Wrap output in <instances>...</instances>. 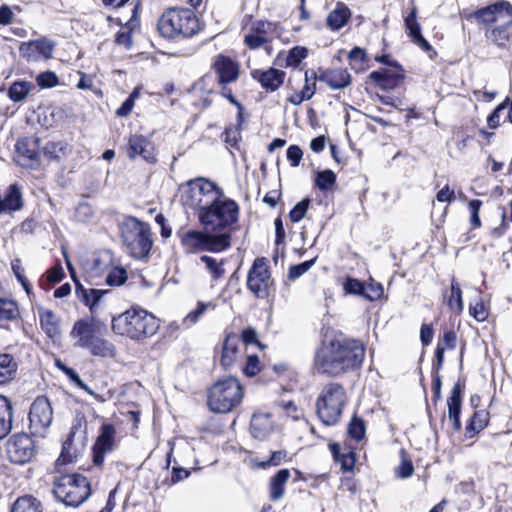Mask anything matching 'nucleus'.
Listing matches in <instances>:
<instances>
[{
    "label": "nucleus",
    "instance_id": "f257e3e1",
    "mask_svg": "<svg viewBox=\"0 0 512 512\" xmlns=\"http://www.w3.org/2000/svg\"><path fill=\"white\" fill-rule=\"evenodd\" d=\"M365 357L363 343L353 339H335L316 353L315 368L319 373L338 376L361 366Z\"/></svg>",
    "mask_w": 512,
    "mask_h": 512
},
{
    "label": "nucleus",
    "instance_id": "f03ea898",
    "mask_svg": "<svg viewBox=\"0 0 512 512\" xmlns=\"http://www.w3.org/2000/svg\"><path fill=\"white\" fill-rule=\"evenodd\" d=\"M468 20H475L484 30L488 42L504 47L510 39L512 25V5L501 1L482 9H478L467 16Z\"/></svg>",
    "mask_w": 512,
    "mask_h": 512
},
{
    "label": "nucleus",
    "instance_id": "7ed1b4c3",
    "mask_svg": "<svg viewBox=\"0 0 512 512\" xmlns=\"http://www.w3.org/2000/svg\"><path fill=\"white\" fill-rule=\"evenodd\" d=\"M159 327V319L140 307H132L112 319L113 332L132 340L151 337Z\"/></svg>",
    "mask_w": 512,
    "mask_h": 512
},
{
    "label": "nucleus",
    "instance_id": "20e7f679",
    "mask_svg": "<svg viewBox=\"0 0 512 512\" xmlns=\"http://www.w3.org/2000/svg\"><path fill=\"white\" fill-rule=\"evenodd\" d=\"M198 217L207 231L231 235V231L239 219V206L234 200L226 197L222 191L218 199L200 212Z\"/></svg>",
    "mask_w": 512,
    "mask_h": 512
},
{
    "label": "nucleus",
    "instance_id": "39448f33",
    "mask_svg": "<svg viewBox=\"0 0 512 512\" xmlns=\"http://www.w3.org/2000/svg\"><path fill=\"white\" fill-rule=\"evenodd\" d=\"M158 29L165 38H188L199 32L200 23L189 8H169L159 18Z\"/></svg>",
    "mask_w": 512,
    "mask_h": 512
},
{
    "label": "nucleus",
    "instance_id": "423d86ee",
    "mask_svg": "<svg viewBox=\"0 0 512 512\" xmlns=\"http://www.w3.org/2000/svg\"><path fill=\"white\" fill-rule=\"evenodd\" d=\"M178 236L186 254H198L205 251L218 253L231 245L229 233H214L206 229L204 231L191 229L179 233Z\"/></svg>",
    "mask_w": 512,
    "mask_h": 512
},
{
    "label": "nucleus",
    "instance_id": "0eeeda50",
    "mask_svg": "<svg viewBox=\"0 0 512 512\" xmlns=\"http://www.w3.org/2000/svg\"><path fill=\"white\" fill-rule=\"evenodd\" d=\"M243 392L238 380L233 377L214 383L208 390V407L215 413L231 412L242 402Z\"/></svg>",
    "mask_w": 512,
    "mask_h": 512
},
{
    "label": "nucleus",
    "instance_id": "6e6552de",
    "mask_svg": "<svg viewBox=\"0 0 512 512\" xmlns=\"http://www.w3.org/2000/svg\"><path fill=\"white\" fill-rule=\"evenodd\" d=\"M121 237L134 258L148 256L153 243L148 224L132 216L126 217L121 224Z\"/></svg>",
    "mask_w": 512,
    "mask_h": 512
},
{
    "label": "nucleus",
    "instance_id": "1a4fd4ad",
    "mask_svg": "<svg viewBox=\"0 0 512 512\" xmlns=\"http://www.w3.org/2000/svg\"><path fill=\"white\" fill-rule=\"evenodd\" d=\"M53 493L55 497L67 506H79L90 495L87 478L80 474H66L56 477Z\"/></svg>",
    "mask_w": 512,
    "mask_h": 512
},
{
    "label": "nucleus",
    "instance_id": "9d476101",
    "mask_svg": "<svg viewBox=\"0 0 512 512\" xmlns=\"http://www.w3.org/2000/svg\"><path fill=\"white\" fill-rule=\"evenodd\" d=\"M222 191L209 180H190L181 188V201L189 208L198 209L200 213L215 202Z\"/></svg>",
    "mask_w": 512,
    "mask_h": 512
},
{
    "label": "nucleus",
    "instance_id": "9b49d317",
    "mask_svg": "<svg viewBox=\"0 0 512 512\" xmlns=\"http://www.w3.org/2000/svg\"><path fill=\"white\" fill-rule=\"evenodd\" d=\"M346 401L344 388L337 383L326 385L317 399V414L325 425L336 424Z\"/></svg>",
    "mask_w": 512,
    "mask_h": 512
},
{
    "label": "nucleus",
    "instance_id": "f8f14e48",
    "mask_svg": "<svg viewBox=\"0 0 512 512\" xmlns=\"http://www.w3.org/2000/svg\"><path fill=\"white\" fill-rule=\"evenodd\" d=\"M283 32L279 23L267 20H255L246 28L244 43L250 49H258L270 44Z\"/></svg>",
    "mask_w": 512,
    "mask_h": 512
},
{
    "label": "nucleus",
    "instance_id": "ddd939ff",
    "mask_svg": "<svg viewBox=\"0 0 512 512\" xmlns=\"http://www.w3.org/2000/svg\"><path fill=\"white\" fill-rule=\"evenodd\" d=\"M269 261L264 257L256 258L247 274V287L257 297L265 299L273 286Z\"/></svg>",
    "mask_w": 512,
    "mask_h": 512
},
{
    "label": "nucleus",
    "instance_id": "4468645a",
    "mask_svg": "<svg viewBox=\"0 0 512 512\" xmlns=\"http://www.w3.org/2000/svg\"><path fill=\"white\" fill-rule=\"evenodd\" d=\"M29 431L34 437H45L53 420V409L45 396H38L29 411Z\"/></svg>",
    "mask_w": 512,
    "mask_h": 512
},
{
    "label": "nucleus",
    "instance_id": "2eb2a0df",
    "mask_svg": "<svg viewBox=\"0 0 512 512\" xmlns=\"http://www.w3.org/2000/svg\"><path fill=\"white\" fill-rule=\"evenodd\" d=\"M7 453L9 459L14 463H27L34 456V443L27 434H15L7 443Z\"/></svg>",
    "mask_w": 512,
    "mask_h": 512
},
{
    "label": "nucleus",
    "instance_id": "dca6fc26",
    "mask_svg": "<svg viewBox=\"0 0 512 512\" xmlns=\"http://www.w3.org/2000/svg\"><path fill=\"white\" fill-rule=\"evenodd\" d=\"M100 333V327L92 320L81 319L75 322L70 336L74 340V346L87 349Z\"/></svg>",
    "mask_w": 512,
    "mask_h": 512
},
{
    "label": "nucleus",
    "instance_id": "f3484780",
    "mask_svg": "<svg viewBox=\"0 0 512 512\" xmlns=\"http://www.w3.org/2000/svg\"><path fill=\"white\" fill-rule=\"evenodd\" d=\"M55 43L46 38H41L33 41L23 42L19 47L20 56L29 62L38 61L40 58L49 59Z\"/></svg>",
    "mask_w": 512,
    "mask_h": 512
},
{
    "label": "nucleus",
    "instance_id": "a211bd4d",
    "mask_svg": "<svg viewBox=\"0 0 512 512\" xmlns=\"http://www.w3.org/2000/svg\"><path fill=\"white\" fill-rule=\"evenodd\" d=\"M127 153L130 159L141 156L146 162L153 163L156 161L154 146L152 142L143 135L136 134L129 138Z\"/></svg>",
    "mask_w": 512,
    "mask_h": 512
},
{
    "label": "nucleus",
    "instance_id": "6ab92c4d",
    "mask_svg": "<svg viewBox=\"0 0 512 512\" xmlns=\"http://www.w3.org/2000/svg\"><path fill=\"white\" fill-rule=\"evenodd\" d=\"M115 428L111 424H104L93 447V462L96 465L103 463L104 455L113 450Z\"/></svg>",
    "mask_w": 512,
    "mask_h": 512
},
{
    "label": "nucleus",
    "instance_id": "aec40b11",
    "mask_svg": "<svg viewBox=\"0 0 512 512\" xmlns=\"http://www.w3.org/2000/svg\"><path fill=\"white\" fill-rule=\"evenodd\" d=\"M213 68L218 75V82L221 85L234 82L239 76V65L236 61L225 55L216 56Z\"/></svg>",
    "mask_w": 512,
    "mask_h": 512
},
{
    "label": "nucleus",
    "instance_id": "412c9836",
    "mask_svg": "<svg viewBox=\"0 0 512 512\" xmlns=\"http://www.w3.org/2000/svg\"><path fill=\"white\" fill-rule=\"evenodd\" d=\"M370 79L384 90H391L397 87L404 78L400 65L391 68H385L379 71H373Z\"/></svg>",
    "mask_w": 512,
    "mask_h": 512
},
{
    "label": "nucleus",
    "instance_id": "4be33fe9",
    "mask_svg": "<svg viewBox=\"0 0 512 512\" xmlns=\"http://www.w3.org/2000/svg\"><path fill=\"white\" fill-rule=\"evenodd\" d=\"M42 331L51 339L56 340L61 335V320L52 310L44 307L37 308Z\"/></svg>",
    "mask_w": 512,
    "mask_h": 512
},
{
    "label": "nucleus",
    "instance_id": "5701e85b",
    "mask_svg": "<svg viewBox=\"0 0 512 512\" xmlns=\"http://www.w3.org/2000/svg\"><path fill=\"white\" fill-rule=\"evenodd\" d=\"M23 207V196L18 184L10 185L4 195H0V215L19 211Z\"/></svg>",
    "mask_w": 512,
    "mask_h": 512
},
{
    "label": "nucleus",
    "instance_id": "b1692460",
    "mask_svg": "<svg viewBox=\"0 0 512 512\" xmlns=\"http://www.w3.org/2000/svg\"><path fill=\"white\" fill-rule=\"evenodd\" d=\"M274 425L270 413L257 412L251 418L250 431L256 439L266 438L273 430Z\"/></svg>",
    "mask_w": 512,
    "mask_h": 512
},
{
    "label": "nucleus",
    "instance_id": "393cba45",
    "mask_svg": "<svg viewBox=\"0 0 512 512\" xmlns=\"http://www.w3.org/2000/svg\"><path fill=\"white\" fill-rule=\"evenodd\" d=\"M241 346V340L236 334L227 335L223 344L221 356V364L224 368L227 369L231 367L237 361Z\"/></svg>",
    "mask_w": 512,
    "mask_h": 512
},
{
    "label": "nucleus",
    "instance_id": "a878e982",
    "mask_svg": "<svg viewBox=\"0 0 512 512\" xmlns=\"http://www.w3.org/2000/svg\"><path fill=\"white\" fill-rule=\"evenodd\" d=\"M252 75L261 83L263 88L269 91L277 90L285 78V72L274 68L266 71L255 70L252 72Z\"/></svg>",
    "mask_w": 512,
    "mask_h": 512
},
{
    "label": "nucleus",
    "instance_id": "bb28decb",
    "mask_svg": "<svg viewBox=\"0 0 512 512\" xmlns=\"http://www.w3.org/2000/svg\"><path fill=\"white\" fill-rule=\"evenodd\" d=\"M405 26L408 36L411 38L414 44L426 52L432 50L431 45L421 34V26L416 20L415 8H413L412 11L405 17Z\"/></svg>",
    "mask_w": 512,
    "mask_h": 512
},
{
    "label": "nucleus",
    "instance_id": "cd10ccee",
    "mask_svg": "<svg viewBox=\"0 0 512 512\" xmlns=\"http://www.w3.org/2000/svg\"><path fill=\"white\" fill-rule=\"evenodd\" d=\"M13 428V406L11 401L0 394V440L10 434Z\"/></svg>",
    "mask_w": 512,
    "mask_h": 512
},
{
    "label": "nucleus",
    "instance_id": "c85d7f7f",
    "mask_svg": "<svg viewBox=\"0 0 512 512\" xmlns=\"http://www.w3.org/2000/svg\"><path fill=\"white\" fill-rule=\"evenodd\" d=\"M320 80L332 89H343L351 83V76L346 69H333L323 72Z\"/></svg>",
    "mask_w": 512,
    "mask_h": 512
},
{
    "label": "nucleus",
    "instance_id": "c756f323",
    "mask_svg": "<svg viewBox=\"0 0 512 512\" xmlns=\"http://www.w3.org/2000/svg\"><path fill=\"white\" fill-rule=\"evenodd\" d=\"M448 418L452 422L453 430L458 432L461 430L460 411H461V395L458 385H455L451 396L447 400Z\"/></svg>",
    "mask_w": 512,
    "mask_h": 512
},
{
    "label": "nucleus",
    "instance_id": "7c9ffc66",
    "mask_svg": "<svg viewBox=\"0 0 512 512\" xmlns=\"http://www.w3.org/2000/svg\"><path fill=\"white\" fill-rule=\"evenodd\" d=\"M16 149L19 154L18 163L23 167L35 168L39 165V154L29 146L28 141H18Z\"/></svg>",
    "mask_w": 512,
    "mask_h": 512
},
{
    "label": "nucleus",
    "instance_id": "2f4dec72",
    "mask_svg": "<svg viewBox=\"0 0 512 512\" xmlns=\"http://www.w3.org/2000/svg\"><path fill=\"white\" fill-rule=\"evenodd\" d=\"M350 16V9L345 4L338 2L335 8L328 14L327 25L332 30H339L347 24Z\"/></svg>",
    "mask_w": 512,
    "mask_h": 512
},
{
    "label": "nucleus",
    "instance_id": "473e14b6",
    "mask_svg": "<svg viewBox=\"0 0 512 512\" xmlns=\"http://www.w3.org/2000/svg\"><path fill=\"white\" fill-rule=\"evenodd\" d=\"M290 478V471L288 469H280L270 480V498L273 501L279 500L283 497L285 492V484Z\"/></svg>",
    "mask_w": 512,
    "mask_h": 512
},
{
    "label": "nucleus",
    "instance_id": "72a5a7b5",
    "mask_svg": "<svg viewBox=\"0 0 512 512\" xmlns=\"http://www.w3.org/2000/svg\"><path fill=\"white\" fill-rule=\"evenodd\" d=\"M17 372V363L10 354H0V385L12 381Z\"/></svg>",
    "mask_w": 512,
    "mask_h": 512
},
{
    "label": "nucleus",
    "instance_id": "f704fd0d",
    "mask_svg": "<svg viewBox=\"0 0 512 512\" xmlns=\"http://www.w3.org/2000/svg\"><path fill=\"white\" fill-rule=\"evenodd\" d=\"M34 85L26 80L14 81L8 89V97L13 102H22L33 91Z\"/></svg>",
    "mask_w": 512,
    "mask_h": 512
},
{
    "label": "nucleus",
    "instance_id": "c9c22d12",
    "mask_svg": "<svg viewBox=\"0 0 512 512\" xmlns=\"http://www.w3.org/2000/svg\"><path fill=\"white\" fill-rule=\"evenodd\" d=\"M87 350L94 356L113 357L115 355V346L108 340L99 336L93 341Z\"/></svg>",
    "mask_w": 512,
    "mask_h": 512
},
{
    "label": "nucleus",
    "instance_id": "e433bc0d",
    "mask_svg": "<svg viewBox=\"0 0 512 512\" xmlns=\"http://www.w3.org/2000/svg\"><path fill=\"white\" fill-rule=\"evenodd\" d=\"M200 261L205 264L206 270L214 280H219L225 275L224 259H217L212 256L203 255L200 257Z\"/></svg>",
    "mask_w": 512,
    "mask_h": 512
},
{
    "label": "nucleus",
    "instance_id": "4c0bfd02",
    "mask_svg": "<svg viewBox=\"0 0 512 512\" xmlns=\"http://www.w3.org/2000/svg\"><path fill=\"white\" fill-rule=\"evenodd\" d=\"M11 512H42L40 502L31 497L18 498L12 506Z\"/></svg>",
    "mask_w": 512,
    "mask_h": 512
},
{
    "label": "nucleus",
    "instance_id": "58836bf2",
    "mask_svg": "<svg viewBox=\"0 0 512 512\" xmlns=\"http://www.w3.org/2000/svg\"><path fill=\"white\" fill-rule=\"evenodd\" d=\"M447 304L449 309L456 314H460L463 310L462 290L455 279H452L451 282V291Z\"/></svg>",
    "mask_w": 512,
    "mask_h": 512
},
{
    "label": "nucleus",
    "instance_id": "ea45409f",
    "mask_svg": "<svg viewBox=\"0 0 512 512\" xmlns=\"http://www.w3.org/2000/svg\"><path fill=\"white\" fill-rule=\"evenodd\" d=\"M336 181V175L331 170L319 171L315 178V185L320 190H330Z\"/></svg>",
    "mask_w": 512,
    "mask_h": 512
},
{
    "label": "nucleus",
    "instance_id": "a19ab883",
    "mask_svg": "<svg viewBox=\"0 0 512 512\" xmlns=\"http://www.w3.org/2000/svg\"><path fill=\"white\" fill-rule=\"evenodd\" d=\"M366 433V426L362 419L354 416L348 425V435L356 440L360 441L364 438Z\"/></svg>",
    "mask_w": 512,
    "mask_h": 512
},
{
    "label": "nucleus",
    "instance_id": "79ce46f5",
    "mask_svg": "<svg viewBox=\"0 0 512 512\" xmlns=\"http://www.w3.org/2000/svg\"><path fill=\"white\" fill-rule=\"evenodd\" d=\"M216 308L213 302H198L197 308L191 311L185 318L186 323L194 324L199 318L208 311H214Z\"/></svg>",
    "mask_w": 512,
    "mask_h": 512
},
{
    "label": "nucleus",
    "instance_id": "37998d69",
    "mask_svg": "<svg viewBox=\"0 0 512 512\" xmlns=\"http://www.w3.org/2000/svg\"><path fill=\"white\" fill-rule=\"evenodd\" d=\"M18 316V308L14 301L0 299V320H12Z\"/></svg>",
    "mask_w": 512,
    "mask_h": 512
},
{
    "label": "nucleus",
    "instance_id": "c03bdc74",
    "mask_svg": "<svg viewBox=\"0 0 512 512\" xmlns=\"http://www.w3.org/2000/svg\"><path fill=\"white\" fill-rule=\"evenodd\" d=\"M36 83L41 89H50L59 85V78L53 71H45L37 75Z\"/></svg>",
    "mask_w": 512,
    "mask_h": 512
},
{
    "label": "nucleus",
    "instance_id": "a18cd8bd",
    "mask_svg": "<svg viewBox=\"0 0 512 512\" xmlns=\"http://www.w3.org/2000/svg\"><path fill=\"white\" fill-rule=\"evenodd\" d=\"M383 293V286L371 280L367 285L364 284L362 297L369 301H376L382 297Z\"/></svg>",
    "mask_w": 512,
    "mask_h": 512
},
{
    "label": "nucleus",
    "instance_id": "49530a36",
    "mask_svg": "<svg viewBox=\"0 0 512 512\" xmlns=\"http://www.w3.org/2000/svg\"><path fill=\"white\" fill-rule=\"evenodd\" d=\"M127 280V273L125 269L120 267H114L112 268L107 276H106V283L109 286H120L125 283Z\"/></svg>",
    "mask_w": 512,
    "mask_h": 512
},
{
    "label": "nucleus",
    "instance_id": "de8ad7c7",
    "mask_svg": "<svg viewBox=\"0 0 512 512\" xmlns=\"http://www.w3.org/2000/svg\"><path fill=\"white\" fill-rule=\"evenodd\" d=\"M106 290L102 289H89L83 292V301L85 305L89 306L90 310L93 311L98 305L102 296L106 293Z\"/></svg>",
    "mask_w": 512,
    "mask_h": 512
},
{
    "label": "nucleus",
    "instance_id": "09e8293b",
    "mask_svg": "<svg viewBox=\"0 0 512 512\" xmlns=\"http://www.w3.org/2000/svg\"><path fill=\"white\" fill-rule=\"evenodd\" d=\"M310 204V200L308 198L303 199L302 201L298 202L293 209L290 211V219L292 222H299L301 221L308 210Z\"/></svg>",
    "mask_w": 512,
    "mask_h": 512
},
{
    "label": "nucleus",
    "instance_id": "8fccbe9b",
    "mask_svg": "<svg viewBox=\"0 0 512 512\" xmlns=\"http://www.w3.org/2000/svg\"><path fill=\"white\" fill-rule=\"evenodd\" d=\"M287 452L285 450H279L272 452L270 458L266 461L256 462L258 468H267L271 466H278L282 461H285Z\"/></svg>",
    "mask_w": 512,
    "mask_h": 512
},
{
    "label": "nucleus",
    "instance_id": "3c124183",
    "mask_svg": "<svg viewBox=\"0 0 512 512\" xmlns=\"http://www.w3.org/2000/svg\"><path fill=\"white\" fill-rule=\"evenodd\" d=\"M306 56V48L296 46L289 51L286 57V64L288 66H297Z\"/></svg>",
    "mask_w": 512,
    "mask_h": 512
},
{
    "label": "nucleus",
    "instance_id": "603ef678",
    "mask_svg": "<svg viewBox=\"0 0 512 512\" xmlns=\"http://www.w3.org/2000/svg\"><path fill=\"white\" fill-rule=\"evenodd\" d=\"M414 472V467L412 465V462L406 458L405 451H401V463L396 469L397 476L400 478H409L412 476Z\"/></svg>",
    "mask_w": 512,
    "mask_h": 512
},
{
    "label": "nucleus",
    "instance_id": "864d4df0",
    "mask_svg": "<svg viewBox=\"0 0 512 512\" xmlns=\"http://www.w3.org/2000/svg\"><path fill=\"white\" fill-rule=\"evenodd\" d=\"M364 284L358 279L347 277L343 283V289L346 294L362 296Z\"/></svg>",
    "mask_w": 512,
    "mask_h": 512
},
{
    "label": "nucleus",
    "instance_id": "5fc2aeb1",
    "mask_svg": "<svg viewBox=\"0 0 512 512\" xmlns=\"http://www.w3.org/2000/svg\"><path fill=\"white\" fill-rule=\"evenodd\" d=\"M332 451L334 453V457L337 461L340 462L341 467L345 471H350L354 467L355 459L352 453L348 454H339L336 450V445L332 446Z\"/></svg>",
    "mask_w": 512,
    "mask_h": 512
},
{
    "label": "nucleus",
    "instance_id": "6e6d98bb",
    "mask_svg": "<svg viewBox=\"0 0 512 512\" xmlns=\"http://www.w3.org/2000/svg\"><path fill=\"white\" fill-rule=\"evenodd\" d=\"M482 202L480 200H471L468 203V209L471 213L470 223L473 228H479L481 226V221L479 217V211L481 208Z\"/></svg>",
    "mask_w": 512,
    "mask_h": 512
},
{
    "label": "nucleus",
    "instance_id": "4d7b16f0",
    "mask_svg": "<svg viewBox=\"0 0 512 512\" xmlns=\"http://www.w3.org/2000/svg\"><path fill=\"white\" fill-rule=\"evenodd\" d=\"M316 79L317 78L314 72H311V75H309L308 71L305 72V84L301 91L304 94V97H307L308 100L315 94Z\"/></svg>",
    "mask_w": 512,
    "mask_h": 512
},
{
    "label": "nucleus",
    "instance_id": "13d9d810",
    "mask_svg": "<svg viewBox=\"0 0 512 512\" xmlns=\"http://www.w3.org/2000/svg\"><path fill=\"white\" fill-rule=\"evenodd\" d=\"M469 311L471 316H473L478 322H482L488 317V309L481 300L475 304H471Z\"/></svg>",
    "mask_w": 512,
    "mask_h": 512
},
{
    "label": "nucleus",
    "instance_id": "bf43d9fd",
    "mask_svg": "<svg viewBox=\"0 0 512 512\" xmlns=\"http://www.w3.org/2000/svg\"><path fill=\"white\" fill-rule=\"evenodd\" d=\"M314 261H305L298 265L291 266L288 271V278L290 280H296L304 273H306L313 265Z\"/></svg>",
    "mask_w": 512,
    "mask_h": 512
},
{
    "label": "nucleus",
    "instance_id": "052dcab7",
    "mask_svg": "<svg viewBox=\"0 0 512 512\" xmlns=\"http://www.w3.org/2000/svg\"><path fill=\"white\" fill-rule=\"evenodd\" d=\"M243 371L249 377L255 376L260 371V363L258 357L255 355L248 356Z\"/></svg>",
    "mask_w": 512,
    "mask_h": 512
},
{
    "label": "nucleus",
    "instance_id": "680f3d73",
    "mask_svg": "<svg viewBox=\"0 0 512 512\" xmlns=\"http://www.w3.org/2000/svg\"><path fill=\"white\" fill-rule=\"evenodd\" d=\"M303 152L297 145H291L287 149V159L290 161L291 166L297 167L302 159Z\"/></svg>",
    "mask_w": 512,
    "mask_h": 512
},
{
    "label": "nucleus",
    "instance_id": "e2e57ef3",
    "mask_svg": "<svg viewBox=\"0 0 512 512\" xmlns=\"http://www.w3.org/2000/svg\"><path fill=\"white\" fill-rule=\"evenodd\" d=\"M457 336L453 331H446L441 340L438 342L437 347H442L444 350L453 349L456 346Z\"/></svg>",
    "mask_w": 512,
    "mask_h": 512
},
{
    "label": "nucleus",
    "instance_id": "0e129e2a",
    "mask_svg": "<svg viewBox=\"0 0 512 512\" xmlns=\"http://www.w3.org/2000/svg\"><path fill=\"white\" fill-rule=\"evenodd\" d=\"M507 101L498 105L495 110L488 116L487 123L491 129H495L500 124V112L506 107Z\"/></svg>",
    "mask_w": 512,
    "mask_h": 512
},
{
    "label": "nucleus",
    "instance_id": "69168bd1",
    "mask_svg": "<svg viewBox=\"0 0 512 512\" xmlns=\"http://www.w3.org/2000/svg\"><path fill=\"white\" fill-rule=\"evenodd\" d=\"M436 199L439 202L451 203L455 200V191L449 185H445L437 192Z\"/></svg>",
    "mask_w": 512,
    "mask_h": 512
},
{
    "label": "nucleus",
    "instance_id": "338daca9",
    "mask_svg": "<svg viewBox=\"0 0 512 512\" xmlns=\"http://www.w3.org/2000/svg\"><path fill=\"white\" fill-rule=\"evenodd\" d=\"M115 42L118 45L124 46L125 48L129 49L132 45L131 33L126 29H122L116 34Z\"/></svg>",
    "mask_w": 512,
    "mask_h": 512
},
{
    "label": "nucleus",
    "instance_id": "774afa93",
    "mask_svg": "<svg viewBox=\"0 0 512 512\" xmlns=\"http://www.w3.org/2000/svg\"><path fill=\"white\" fill-rule=\"evenodd\" d=\"M14 13L12 9L7 5L0 7V25L6 26L13 22Z\"/></svg>",
    "mask_w": 512,
    "mask_h": 512
}]
</instances>
